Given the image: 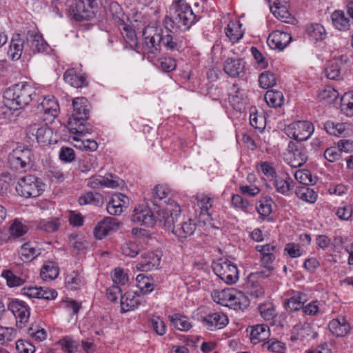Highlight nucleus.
<instances>
[{"label": "nucleus", "mask_w": 353, "mask_h": 353, "mask_svg": "<svg viewBox=\"0 0 353 353\" xmlns=\"http://www.w3.org/2000/svg\"><path fill=\"white\" fill-rule=\"evenodd\" d=\"M274 268L271 265L263 266V268L256 272L251 273L248 276L251 280H257L259 279H265L270 276Z\"/></svg>", "instance_id": "nucleus-51"}, {"label": "nucleus", "mask_w": 353, "mask_h": 353, "mask_svg": "<svg viewBox=\"0 0 353 353\" xmlns=\"http://www.w3.org/2000/svg\"><path fill=\"white\" fill-rule=\"evenodd\" d=\"M264 98L268 105L274 108L280 107L284 101L283 93L273 90H268Z\"/></svg>", "instance_id": "nucleus-36"}, {"label": "nucleus", "mask_w": 353, "mask_h": 353, "mask_svg": "<svg viewBox=\"0 0 353 353\" xmlns=\"http://www.w3.org/2000/svg\"><path fill=\"white\" fill-rule=\"evenodd\" d=\"M23 51L24 53H27L28 51L26 45H24V41L19 34L14 35L8 51V56L12 60H18L21 57Z\"/></svg>", "instance_id": "nucleus-25"}, {"label": "nucleus", "mask_w": 353, "mask_h": 353, "mask_svg": "<svg viewBox=\"0 0 353 353\" xmlns=\"http://www.w3.org/2000/svg\"><path fill=\"white\" fill-rule=\"evenodd\" d=\"M52 131L46 124L34 123L26 129V138L29 143L37 142L41 145L50 143Z\"/></svg>", "instance_id": "nucleus-10"}, {"label": "nucleus", "mask_w": 353, "mask_h": 353, "mask_svg": "<svg viewBox=\"0 0 353 353\" xmlns=\"http://www.w3.org/2000/svg\"><path fill=\"white\" fill-rule=\"evenodd\" d=\"M348 61L349 59L346 55H341L331 60L325 70L326 77L330 79H337L340 76L343 65Z\"/></svg>", "instance_id": "nucleus-21"}, {"label": "nucleus", "mask_w": 353, "mask_h": 353, "mask_svg": "<svg viewBox=\"0 0 353 353\" xmlns=\"http://www.w3.org/2000/svg\"><path fill=\"white\" fill-rule=\"evenodd\" d=\"M215 274L227 284L235 283L239 279L236 265L228 260L220 259L213 264Z\"/></svg>", "instance_id": "nucleus-8"}, {"label": "nucleus", "mask_w": 353, "mask_h": 353, "mask_svg": "<svg viewBox=\"0 0 353 353\" xmlns=\"http://www.w3.org/2000/svg\"><path fill=\"white\" fill-rule=\"evenodd\" d=\"M80 205H100L103 203V196L99 193L87 192L79 198Z\"/></svg>", "instance_id": "nucleus-38"}, {"label": "nucleus", "mask_w": 353, "mask_h": 353, "mask_svg": "<svg viewBox=\"0 0 353 353\" xmlns=\"http://www.w3.org/2000/svg\"><path fill=\"white\" fill-rule=\"evenodd\" d=\"M81 283V276L77 272H72L65 277V284L71 290L77 289Z\"/></svg>", "instance_id": "nucleus-47"}, {"label": "nucleus", "mask_w": 353, "mask_h": 353, "mask_svg": "<svg viewBox=\"0 0 353 353\" xmlns=\"http://www.w3.org/2000/svg\"><path fill=\"white\" fill-rule=\"evenodd\" d=\"M270 351L278 353H282L285 350V344L279 341L269 340L265 344Z\"/></svg>", "instance_id": "nucleus-59"}, {"label": "nucleus", "mask_w": 353, "mask_h": 353, "mask_svg": "<svg viewBox=\"0 0 353 353\" xmlns=\"http://www.w3.org/2000/svg\"><path fill=\"white\" fill-rule=\"evenodd\" d=\"M93 6L94 3L85 0H75V3L70 7V11L75 20H88L92 18L93 15L92 11Z\"/></svg>", "instance_id": "nucleus-13"}, {"label": "nucleus", "mask_w": 353, "mask_h": 353, "mask_svg": "<svg viewBox=\"0 0 353 353\" xmlns=\"http://www.w3.org/2000/svg\"><path fill=\"white\" fill-rule=\"evenodd\" d=\"M59 273L58 266L52 261H48L41 269V277L44 281H52L57 278Z\"/></svg>", "instance_id": "nucleus-34"}, {"label": "nucleus", "mask_w": 353, "mask_h": 353, "mask_svg": "<svg viewBox=\"0 0 353 353\" xmlns=\"http://www.w3.org/2000/svg\"><path fill=\"white\" fill-rule=\"evenodd\" d=\"M292 36L279 30L273 31L268 38V44L272 49L283 50L291 41Z\"/></svg>", "instance_id": "nucleus-17"}, {"label": "nucleus", "mask_w": 353, "mask_h": 353, "mask_svg": "<svg viewBox=\"0 0 353 353\" xmlns=\"http://www.w3.org/2000/svg\"><path fill=\"white\" fill-rule=\"evenodd\" d=\"M121 308L123 312H126L137 308L140 304V296L132 292H128L121 296Z\"/></svg>", "instance_id": "nucleus-28"}, {"label": "nucleus", "mask_w": 353, "mask_h": 353, "mask_svg": "<svg viewBox=\"0 0 353 353\" xmlns=\"http://www.w3.org/2000/svg\"><path fill=\"white\" fill-rule=\"evenodd\" d=\"M346 97H348L347 101H345V99H343L341 110L347 116L353 117V92L350 95H347Z\"/></svg>", "instance_id": "nucleus-55"}, {"label": "nucleus", "mask_w": 353, "mask_h": 353, "mask_svg": "<svg viewBox=\"0 0 353 353\" xmlns=\"http://www.w3.org/2000/svg\"><path fill=\"white\" fill-rule=\"evenodd\" d=\"M169 320L174 327L179 331H188L192 327L189 319L180 314H174L168 316Z\"/></svg>", "instance_id": "nucleus-33"}, {"label": "nucleus", "mask_w": 353, "mask_h": 353, "mask_svg": "<svg viewBox=\"0 0 353 353\" xmlns=\"http://www.w3.org/2000/svg\"><path fill=\"white\" fill-rule=\"evenodd\" d=\"M131 221L134 223L148 227L152 226L156 221L152 212L145 205H139L134 208Z\"/></svg>", "instance_id": "nucleus-12"}, {"label": "nucleus", "mask_w": 353, "mask_h": 353, "mask_svg": "<svg viewBox=\"0 0 353 353\" xmlns=\"http://www.w3.org/2000/svg\"><path fill=\"white\" fill-rule=\"evenodd\" d=\"M72 106L73 112L69 119V124L71 125L79 124V128L71 127V131L74 133H81L83 130L81 129V126L89 117L90 104L87 99L77 97L72 100Z\"/></svg>", "instance_id": "nucleus-5"}, {"label": "nucleus", "mask_w": 353, "mask_h": 353, "mask_svg": "<svg viewBox=\"0 0 353 353\" xmlns=\"http://www.w3.org/2000/svg\"><path fill=\"white\" fill-rule=\"evenodd\" d=\"M33 88L26 82L19 83L3 92V105L1 108L5 118H9L14 111L27 105L32 101Z\"/></svg>", "instance_id": "nucleus-2"}, {"label": "nucleus", "mask_w": 353, "mask_h": 353, "mask_svg": "<svg viewBox=\"0 0 353 353\" xmlns=\"http://www.w3.org/2000/svg\"><path fill=\"white\" fill-rule=\"evenodd\" d=\"M288 296H291L289 299L285 300V305L287 310L292 312L296 311L303 307V303L306 301V296L300 292H290L287 293Z\"/></svg>", "instance_id": "nucleus-27"}, {"label": "nucleus", "mask_w": 353, "mask_h": 353, "mask_svg": "<svg viewBox=\"0 0 353 353\" xmlns=\"http://www.w3.org/2000/svg\"><path fill=\"white\" fill-rule=\"evenodd\" d=\"M8 309L16 319V325L19 329H23L30 317V312L24 301L13 300L10 302Z\"/></svg>", "instance_id": "nucleus-11"}, {"label": "nucleus", "mask_w": 353, "mask_h": 353, "mask_svg": "<svg viewBox=\"0 0 353 353\" xmlns=\"http://www.w3.org/2000/svg\"><path fill=\"white\" fill-rule=\"evenodd\" d=\"M276 5H272L270 10L272 14L278 19L284 22H288L290 19V14L288 12L287 4L276 2Z\"/></svg>", "instance_id": "nucleus-37"}, {"label": "nucleus", "mask_w": 353, "mask_h": 353, "mask_svg": "<svg viewBox=\"0 0 353 353\" xmlns=\"http://www.w3.org/2000/svg\"><path fill=\"white\" fill-rule=\"evenodd\" d=\"M175 59L171 57H165L160 60V67L164 72H170L176 68Z\"/></svg>", "instance_id": "nucleus-61"}, {"label": "nucleus", "mask_w": 353, "mask_h": 353, "mask_svg": "<svg viewBox=\"0 0 353 353\" xmlns=\"http://www.w3.org/2000/svg\"><path fill=\"white\" fill-rule=\"evenodd\" d=\"M62 350L66 353H75L78 349L76 341L65 338L61 342Z\"/></svg>", "instance_id": "nucleus-63"}, {"label": "nucleus", "mask_w": 353, "mask_h": 353, "mask_svg": "<svg viewBox=\"0 0 353 353\" xmlns=\"http://www.w3.org/2000/svg\"><path fill=\"white\" fill-rule=\"evenodd\" d=\"M324 128L327 133L334 136H339L345 130V125L344 123H335L330 121H328L325 123Z\"/></svg>", "instance_id": "nucleus-44"}, {"label": "nucleus", "mask_w": 353, "mask_h": 353, "mask_svg": "<svg viewBox=\"0 0 353 353\" xmlns=\"http://www.w3.org/2000/svg\"><path fill=\"white\" fill-rule=\"evenodd\" d=\"M294 177L299 183L305 185H312L314 182L310 171L307 170H299L296 171Z\"/></svg>", "instance_id": "nucleus-46"}, {"label": "nucleus", "mask_w": 353, "mask_h": 353, "mask_svg": "<svg viewBox=\"0 0 353 353\" xmlns=\"http://www.w3.org/2000/svg\"><path fill=\"white\" fill-rule=\"evenodd\" d=\"M324 157L328 161L334 162L340 159L341 152L338 147H330L325 150Z\"/></svg>", "instance_id": "nucleus-57"}, {"label": "nucleus", "mask_w": 353, "mask_h": 353, "mask_svg": "<svg viewBox=\"0 0 353 353\" xmlns=\"http://www.w3.org/2000/svg\"><path fill=\"white\" fill-rule=\"evenodd\" d=\"M170 16L165 18V28L169 26L187 30L196 21L198 18L190 6L185 0H176L170 8Z\"/></svg>", "instance_id": "nucleus-3"}, {"label": "nucleus", "mask_w": 353, "mask_h": 353, "mask_svg": "<svg viewBox=\"0 0 353 353\" xmlns=\"http://www.w3.org/2000/svg\"><path fill=\"white\" fill-rule=\"evenodd\" d=\"M2 276L5 278L10 287L21 285L24 281L23 279L14 275L10 270H5L2 272Z\"/></svg>", "instance_id": "nucleus-48"}, {"label": "nucleus", "mask_w": 353, "mask_h": 353, "mask_svg": "<svg viewBox=\"0 0 353 353\" xmlns=\"http://www.w3.org/2000/svg\"><path fill=\"white\" fill-rule=\"evenodd\" d=\"M112 179H108L100 175L93 176L88 179L87 185L90 188L99 189L104 187L114 188L119 186L121 180L117 176L111 175Z\"/></svg>", "instance_id": "nucleus-20"}, {"label": "nucleus", "mask_w": 353, "mask_h": 353, "mask_svg": "<svg viewBox=\"0 0 353 353\" xmlns=\"http://www.w3.org/2000/svg\"><path fill=\"white\" fill-rule=\"evenodd\" d=\"M202 322L208 326V329L221 330L228 323V319L224 314L214 313L204 317Z\"/></svg>", "instance_id": "nucleus-24"}, {"label": "nucleus", "mask_w": 353, "mask_h": 353, "mask_svg": "<svg viewBox=\"0 0 353 353\" xmlns=\"http://www.w3.org/2000/svg\"><path fill=\"white\" fill-rule=\"evenodd\" d=\"M16 349L18 353H34L35 351V347L33 345L23 340H18L17 341Z\"/></svg>", "instance_id": "nucleus-53"}, {"label": "nucleus", "mask_w": 353, "mask_h": 353, "mask_svg": "<svg viewBox=\"0 0 353 353\" xmlns=\"http://www.w3.org/2000/svg\"><path fill=\"white\" fill-rule=\"evenodd\" d=\"M330 330H343L344 331H347L350 327L349 323L347 322L346 319L344 318H341V319H333L329 323Z\"/></svg>", "instance_id": "nucleus-60"}, {"label": "nucleus", "mask_w": 353, "mask_h": 353, "mask_svg": "<svg viewBox=\"0 0 353 353\" xmlns=\"http://www.w3.org/2000/svg\"><path fill=\"white\" fill-rule=\"evenodd\" d=\"M108 299L111 301H116L120 296L121 298L122 289L120 286L114 285L107 289L106 293Z\"/></svg>", "instance_id": "nucleus-58"}, {"label": "nucleus", "mask_w": 353, "mask_h": 353, "mask_svg": "<svg viewBox=\"0 0 353 353\" xmlns=\"http://www.w3.org/2000/svg\"><path fill=\"white\" fill-rule=\"evenodd\" d=\"M314 130V125L308 121H298L290 123L285 128V134L289 137L299 141L309 139Z\"/></svg>", "instance_id": "nucleus-9"}, {"label": "nucleus", "mask_w": 353, "mask_h": 353, "mask_svg": "<svg viewBox=\"0 0 353 353\" xmlns=\"http://www.w3.org/2000/svg\"><path fill=\"white\" fill-rule=\"evenodd\" d=\"M223 70L231 77H241L245 74V62L242 59L228 58L224 62Z\"/></svg>", "instance_id": "nucleus-15"}, {"label": "nucleus", "mask_w": 353, "mask_h": 353, "mask_svg": "<svg viewBox=\"0 0 353 353\" xmlns=\"http://www.w3.org/2000/svg\"><path fill=\"white\" fill-rule=\"evenodd\" d=\"M212 297L216 303L234 310H244L250 304L249 299L244 293L232 288L214 290Z\"/></svg>", "instance_id": "nucleus-4"}, {"label": "nucleus", "mask_w": 353, "mask_h": 353, "mask_svg": "<svg viewBox=\"0 0 353 353\" xmlns=\"http://www.w3.org/2000/svg\"><path fill=\"white\" fill-rule=\"evenodd\" d=\"M46 47L47 43L43 41L41 34L30 31L28 32L26 37L27 53L41 52L44 51Z\"/></svg>", "instance_id": "nucleus-23"}, {"label": "nucleus", "mask_w": 353, "mask_h": 353, "mask_svg": "<svg viewBox=\"0 0 353 353\" xmlns=\"http://www.w3.org/2000/svg\"><path fill=\"white\" fill-rule=\"evenodd\" d=\"M309 36L315 40H323L326 36L324 27L319 23L312 24L307 28Z\"/></svg>", "instance_id": "nucleus-43"}, {"label": "nucleus", "mask_w": 353, "mask_h": 353, "mask_svg": "<svg viewBox=\"0 0 353 353\" xmlns=\"http://www.w3.org/2000/svg\"><path fill=\"white\" fill-rule=\"evenodd\" d=\"M112 280L115 283L125 285L128 281V276L124 273L123 269L118 268L114 270Z\"/></svg>", "instance_id": "nucleus-56"}, {"label": "nucleus", "mask_w": 353, "mask_h": 353, "mask_svg": "<svg viewBox=\"0 0 353 353\" xmlns=\"http://www.w3.org/2000/svg\"><path fill=\"white\" fill-rule=\"evenodd\" d=\"M259 82L262 88L268 89L276 84V79L274 73L265 71L260 74Z\"/></svg>", "instance_id": "nucleus-41"}, {"label": "nucleus", "mask_w": 353, "mask_h": 353, "mask_svg": "<svg viewBox=\"0 0 353 353\" xmlns=\"http://www.w3.org/2000/svg\"><path fill=\"white\" fill-rule=\"evenodd\" d=\"M245 288L247 294L252 299L262 297L265 294L264 288L256 281V280H251L249 276L246 283L245 284Z\"/></svg>", "instance_id": "nucleus-35"}, {"label": "nucleus", "mask_w": 353, "mask_h": 353, "mask_svg": "<svg viewBox=\"0 0 353 353\" xmlns=\"http://www.w3.org/2000/svg\"><path fill=\"white\" fill-rule=\"evenodd\" d=\"M261 316L266 321L271 320L275 316V311L270 303L261 304L259 306Z\"/></svg>", "instance_id": "nucleus-49"}, {"label": "nucleus", "mask_w": 353, "mask_h": 353, "mask_svg": "<svg viewBox=\"0 0 353 353\" xmlns=\"http://www.w3.org/2000/svg\"><path fill=\"white\" fill-rule=\"evenodd\" d=\"M39 254V250L31 243H24L21 248L20 254L23 261H31Z\"/></svg>", "instance_id": "nucleus-40"}, {"label": "nucleus", "mask_w": 353, "mask_h": 353, "mask_svg": "<svg viewBox=\"0 0 353 353\" xmlns=\"http://www.w3.org/2000/svg\"><path fill=\"white\" fill-rule=\"evenodd\" d=\"M169 194L168 189L163 185H157L154 188L152 196L153 202L155 203L157 200L162 201L165 199Z\"/></svg>", "instance_id": "nucleus-50"}, {"label": "nucleus", "mask_w": 353, "mask_h": 353, "mask_svg": "<svg viewBox=\"0 0 353 353\" xmlns=\"http://www.w3.org/2000/svg\"><path fill=\"white\" fill-rule=\"evenodd\" d=\"M142 248L143 246L141 245L139 239H132L123 243L121 251L126 256L134 257L141 252Z\"/></svg>", "instance_id": "nucleus-30"}, {"label": "nucleus", "mask_w": 353, "mask_h": 353, "mask_svg": "<svg viewBox=\"0 0 353 353\" xmlns=\"http://www.w3.org/2000/svg\"><path fill=\"white\" fill-rule=\"evenodd\" d=\"M161 255L154 252H148L141 255L140 261L136 268L142 272L151 271L157 268L160 264Z\"/></svg>", "instance_id": "nucleus-19"}, {"label": "nucleus", "mask_w": 353, "mask_h": 353, "mask_svg": "<svg viewBox=\"0 0 353 353\" xmlns=\"http://www.w3.org/2000/svg\"><path fill=\"white\" fill-rule=\"evenodd\" d=\"M181 208L174 201L169 199L166 207L159 210L157 222L179 239H186L192 236L196 230L194 220L189 219L179 223Z\"/></svg>", "instance_id": "nucleus-1"}, {"label": "nucleus", "mask_w": 353, "mask_h": 353, "mask_svg": "<svg viewBox=\"0 0 353 353\" xmlns=\"http://www.w3.org/2000/svg\"><path fill=\"white\" fill-rule=\"evenodd\" d=\"M63 79L67 83L76 88H83L88 85L86 77L83 74L77 72L74 68L65 72Z\"/></svg>", "instance_id": "nucleus-26"}, {"label": "nucleus", "mask_w": 353, "mask_h": 353, "mask_svg": "<svg viewBox=\"0 0 353 353\" xmlns=\"http://www.w3.org/2000/svg\"><path fill=\"white\" fill-rule=\"evenodd\" d=\"M295 193L300 199L309 203H314L317 198L316 192L307 185L298 188Z\"/></svg>", "instance_id": "nucleus-39"}, {"label": "nucleus", "mask_w": 353, "mask_h": 353, "mask_svg": "<svg viewBox=\"0 0 353 353\" xmlns=\"http://www.w3.org/2000/svg\"><path fill=\"white\" fill-rule=\"evenodd\" d=\"M333 26L338 30L345 31L350 28V19L342 10H335L331 15Z\"/></svg>", "instance_id": "nucleus-32"}, {"label": "nucleus", "mask_w": 353, "mask_h": 353, "mask_svg": "<svg viewBox=\"0 0 353 353\" xmlns=\"http://www.w3.org/2000/svg\"><path fill=\"white\" fill-rule=\"evenodd\" d=\"M154 32V34L145 36L142 43L143 53L148 55V59L151 58L150 54H154L161 50V34L157 30Z\"/></svg>", "instance_id": "nucleus-14"}, {"label": "nucleus", "mask_w": 353, "mask_h": 353, "mask_svg": "<svg viewBox=\"0 0 353 353\" xmlns=\"http://www.w3.org/2000/svg\"><path fill=\"white\" fill-rule=\"evenodd\" d=\"M161 44L164 46L168 50L176 49L177 43L173 36L168 33L165 35L161 34Z\"/></svg>", "instance_id": "nucleus-62"}, {"label": "nucleus", "mask_w": 353, "mask_h": 353, "mask_svg": "<svg viewBox=\"0 0 353 353\" xmlns=\"http://www.w3.org/2000/svg\"><path fill=\"white\" fill-rule=\"evenodd\" d=\"M43 183L35 176L27 175L18 181L16 190L24 197H37L43 191Z\"/></svg>", "instance_id": "nucleus-7"}, {"label": "nucleus", "mask_w": 353, "mask_h": 353, "mask_svg": "<svg viewBox=\"0 0 353 353\" xmlns=\"http://www.w3.org/2000/svg\"><path fill=\"white\" fill-rule=\"evenodd\" d=\"M240 192L245 196L254 197L259 194L260 188L253 184L241 185L239 187Z\"/></svg>", "instance_id": "nucleus-52"}, {"label": "nucleus", "mask_w": 353, "mask_h": 353, "mask_svg": "<svg viewBox=\"0 0 353 353\" xmlns=\"http://www.w3.org/2000/svg\"><path fill=\"white\" fill-rule=\"evenodd\" d=\"M28 232V227L18 220H14L10 227V233L14 238L24 235Z\"/></svg>", "instance_id": "nucleus-45"}, {"label": "nucleus", "mask_w": 353, "mask_h": 353, "mask_svg": "<svg viewBox=\"0 0 353 353\" xmlns=\"http://www.w3.org/2000/svg\"><path fill=\"white\" fill-rule=\"evenodd\" d=\"M129 204V199L125 195L118 193L114 194L106 206L108 212L110 214L120 215L123 208H126Z\"/></svg>", "instance_id": "nucleus-16"}, {"label": "nucleus", "mask_w": 353, "mask_h": 353, "mask_svg": "<svg viewBox=\"0 0 353 353\" xmlns=\"http://www.w3.org/2000/svg\"><path fill=\"white\" fill-rule=\"evenodd\" d=\"M274 185L278 192L284 195H288L294 187L293 181L288 174L276 176L274 178Z\"/></svg>", "instance_id": "nucleus-29"}, {"label": "nucleus", "mask_w": 353, "mask_h": 353, "mask_svg": "<svg viewBox=\"0 0 353 353\" xmlns=\"http://www.w3.org/2000/svg\"><path fill=\"white\" fill-rule=\"evenodd\" d=\"M37 111L39 113L48 117L44 119H48L49 117L54 119L59 114V105L53 97H45L37 106Z\"/></svg>", "instance_id": "nucleus-18"}, {"label": "nucleus", "mask_w": 353, "mask_h": 353, "mask_svg": "<svg viewBox=\"0 0 353 353\" xmlns=\"http://www.w3.org/2000/svg\"><path fill=\"white\" fill-rule=\"evenodd\" d=\"M60 226L59 219L54 218L50 220H41L39 222L37 228L46 232H56Z\"/></svg>", "instance_id": "nucleus-42"}, {"label": "nucleus", "mask_w": 353, "mask_h": 353, "mask_svg": "<svg viewBox=\"0 0 353 353\" xmlns=\"http://www.w3.org/2000/svg\"><path fill=\"white\" fill-rule=\"evenodd\" d=\"M59 158L65 162H71L75 158V154L71 148L63 147L59 152Z\"/></svg>", "instance_id": "nucleus-64"}, {"label": "nucleus", "mask_w": 353, "mask_h": 353, "mask_svg": "<svg viewBox=\"0 0 353 353\" xmlns=\"http://www.w3.org/2000/svg\"><path fill=\"white\" fill-rule=\"evenodd\" d=\"M241 24L237 21H230L225 29V34L232 42L239 41L243 35Z\"/></svg>", "instance_id": "nucleus-31"}, {"label": "nucleus", "mask_w": 353, "mask_h": 353, "mask_svg": "<svg viewBox=\"0 0 353 353\" xmlns=\"http://www.w3.org/2000/svg\"><path fill=\"white\" fill-rule=\"evenodd\" d=\"M272 203L271 199L261 201L259 205L256 208L258 212L264 217L270 215L272 212Z\"/></svg>", "instance_id": "nucleus-54"}, {"label": "nucleus", "mask_w": 353, "mask_h": 353, "mask_svg": "<svg viewBox=\"0 0 353 353\" xmlns=\"http://www.w3.org/2000/svg\"><path fill=\"white\" fill-rule=\"evenodd\" d=\"M289 152L291 154L290 164L292 167L297 168L303 165L307 160V152L305 148L299 146L295 147V144L289 143Z\"/></svg>", "instance_id": "nucleus-22"}, {"label": "nucleus", "mask_w": 353, "mask_h": 353, "mask_svg": "<svg viewBox=\"0 0 353 353\" xmlns=\"http://www.w3.org/2000/svg\"><path fill=\"white\" fill-rule=\"evenodd\" d=\"M34 154L30 149L18 147L8 156V163L11 169L16 171L27 170L32 166Z\"/></svg>", "instance_id": "nucleus-6"}]
</instances>
